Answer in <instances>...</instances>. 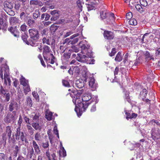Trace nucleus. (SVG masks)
<instances>
[{
	"label": "nucleus",
	"mask_w": 160,
	"mask_h": 160,
	"mask_svg": "<svg viewBox=\"0 0 160 160\" xmlns=\"http://www.w3.org/2000/svg\"><path fill=\"white\" fill-rule=\"evenodd\" d=\"M30 38L29 39V43L32 46H37L40 38L39 31L35 28L30 29L28 30Z\"/></svg>",
	"instance_id": "obj_1"
},
{
	"label": "nucleus",
	"mask_w": 160,
	"mask_h": 160,
	"mask_svg": "<svg viewBox=\"0 0 160 160\" xmlns=\"http://www.w3.org/2000/svg\"><path fill=\"white\" fill-rule=\"evenodd\" d=\"M87 42L86 41H85L79 43V46L82 49L81 53L85 54L88 57L91 58L92 55V52L90 48V45L87 44Z\"/></svg>",
	"instance_id": "obj_2"
},
{
	"label": "nucleus",
	"mask_w": 160,
	"mask_h": 160,
	"mask_svg": "<svg viewBox=\"0 0 160 160\" xmlns=\"http://www.w3.org/2000/svg\"><path fill=\"white\" fill-rule=\"evenodd\" d=\"M147 93L148 91L146 89H143L140 92L139 98V99H142L147 104L149 105L150 103V100L148 99H145L144 98L147 95Z\"/></svg>",
	"instance_id": "obj_3"
},
{
	"label": "nucleus",
	"mask_w": 160,
	"mask_h": 160,
	"mask_svg": "<svg viewBox=\"0 0 160 160\" xmlns=\"http://www.w3.org/2000/svg\"><path fill=\"white\" fill-rule=\"evenodd\" d=\"M84 54L82 53H78L77 54V56L76 59L79 62L82 63L86 62L88 61V58L89 57H88L87 55Z\"/></svg>",
	"instance_id": "obj_4"
},
{
	"label": "nucleus",
	"mask_w": 160,
	"mask_h": 160,
	"mask_svg": "<svg viewBox=\"0 0 160 160\" xmlns=\"http://www.w3.org/2000/svg\"><path fill=\"white\" fill-rule=\"evenodd\" d=\"M89 85L92 88V90L94 91L98 87V84L95 82V80L93 76H92L91 77H90L89 78Z\"/></svg>",
	"instance_id": "obj_5"
},
{
	"label": "nucleus",
	"mask_w": 160,
	"mask_h": 160,
	"mask_svg": "<svg viewBox=\"0 0 160 160\" xmlns=\"http://www.w3.org/2000/svg\"><path fill=\"white\" fill-rule=\"evenodd\" d=\"M16 113L15 111H14L12 112V113H8L5 119V122L7 123H9L12 121L15 118L13 114H15Z\"/></svg>",
	"instance_id": "obj_6"
},
{
	"label": "nucleus",
	"mask_w": 160,
	"mask_h": 160,
	"mask_svg": "<svg viewBox=\"0 0 160 160\" xmlns=\"http://www.w3.org/2000/svg\"><path fill=\"white\" fill-rule=\"evenodd\" d=\"M43 56L44 59L46 61L48 60H51L50 62L52 64H53L55 62V57L53 56L52 53L51 52L49 53V54H47L45 56Z\"/></svg>",
	"instance_id": "obj_7"
},
{
	"label": "nucleus",
	"mask_w": 160,
	"mask_h": 160,
	"mask_svg": "<svg viewBox=\"0 0 160 160\" xmlns=\"http://www.w3.org/2000/svg\"><path fill=\"white\" fill-rule=\"evenodd\" d=\"M50 13L52 16L50 19L51 21H55L57 20L59 16L58 11L57 10L50 11Z\"/></svg>",
	"instance_id": "obj_8"
},
{
	"label": "nucleus",
	"mask_w": 160,
	"mask_h": 160,
	"mask_svg": "<svg viewBox=\"0 0 160 160\" xmlns=\"http://www.w3.org/2000/svg\"><path fill=\"white\" fill-rule=\"evenodd\" d=\"M8 30L13 34L14 37L17 38L19 37V32L18 31L16 27H11L8 28Z\"/></svg>",
	"instance_id": "obj_9"
},
{
	"label": "nucleus",
	"mask_w": 160,
	"mask_h": 160,
	"mask_svg": "<svg viewBox=\"0 0 160 160\" xmlns=\"http://www.w3.org/2000/svg\"><path fill=\"white\" fill-rule=\"evenodd\" d=\"M103 35L104 38L107 39H112L114 37L113 32L107 31H104Z\"/></svg>",
	"instance_id": "obj_10"
},
{
	"label": "nucleus",
	"mask_w": 160,
	"mask_h": 160,
	"mask_svg": "<svg viewBox=\"0 0 160 160\" xmlns=\"http://www.w3.org/2000/svg\"><path fill=\"white\" fill-rule=\"evenodd\" d=\"M4 10L7 12V10L12 9L13 8L12 3L11 2L5 1L4 3Z\"/></svg>",
	"instance_id": "obj_11"
},
{
	"label": "nucleus",
	"mask_w": 160,
	"mask_h": 160,
	"mask_svg": "<svg viewBox=\"0 0 160 160\" xmlns=\"http://www.w3.org/2000/svg\"><path fill=\"white\" fill-rule=\"evenodd\" d=\"M80 101L82 102V98H74L73 99L72 101L75 105V108L74 110H76L77 108H79L80 106Z\"/></svg>",
	"instance_id": "obj_12"
},
{
	"label": "nucleus",
	"mask_w": 160,
	"mask_h": 160,
	"mask_svg": "<svg viewBox=\"0 0 160 160\" xmlns=\"http://www.w3.org/2000/svg\"><path fill=\"white\" fill-rule=\"evenodd\" d=\"M92 98L91 94V93L86 92L84 94L83 97L82 98V101L87 102Z\"/></svg>",
	"instance_id": "obj_13"
},
{
	"label": "nucleus",
	"mask_w": 160,
	"mask_h": 160,
	"mask_svg": "<svg viewBox=\"0 0 160 160\" xmlns=\"http://www.w3.org/2000/svg\"><path fill=\"white\" fill-rule=\"evenodd\" d=\"M27 21V24L30 28L34 27L35 26V21L33 18L30 17Z\"/></svg>",
	"instance_id": "obj_14"
},
{
	"label": "nucleus",
	"mask_w": 160,
	"mask_h": 160,
	"mask_svg": "<svg viewBox=\"0 0 160 160\" xmlns=\"http://www.w3.org/2000/svg\"><path fill=\"white\" fill-rule=\"evenodd\" d=\"M100 16L102 20L106 19L107 20L108 16V12L107 10H102L100 11Z\"/></svg>",
	"instance_id": "obj_15"
},
{
	"label": "nucleus",
	"mask_w": 160,
	"mask_h": 160,
	"mask_svg": "<svg viewBox=\"0 0 160 160\" xmlns=\"http://www.w3.org/2000/svg\"><path fill=\"white\" fill-rule=\"evenodd\" d=\"M43 56H45L47 54H49L50 52H52L51 49L50 47L47 45H44L43 48Z\"/></svg>",
	"instance_id": "obj_16"
},
{
	"label": "nucleus",
	"mask_w": 160,
	"mask_h": 160,
	"mask_svg": "<svg viewBox=\"0 0 160 160\" xmlns=\"http://www.w3.org/2000/svg\"><path fill=\"white\" fill-rule=\"evenodd\" d=\"M25 13V12H22L20 14V19L24 22H26L30 17V16H28V15H27Z\"/></svg>",
	"instance_id": "obj_17"
},
{
	"label": "nucleus",
	"mask_w": 160,
	"mask_h": 160,
	"mask_svg": "<svg viewBox=\"0 0 160 160\" xmlns=\"http://www.w3.org/2000/svg\"><path fill=\"white\" fill-rule=\"evenodd\" d=\"M9 110H13L15 109L17 110L18 109V105L16 102H12L10 103L9 105Z\"/></svg>",
	"instance_id": "obj_18"
},
{
	"label": "nucleus",
	"mask_w": 160,
	"mask_h": 160,
	"mask_svg": "<svg viewBox=\"0 0 160 160\" xmlns=\"http://www.w3.org/2000/svg\"><path fill=\"white\" fill-rule=\"evenodd\" d=\"M144 54L145 59L147 60H154V58L153 55L151 54L148 51H146L144 52Z\"/></svg>",
	"instance_id": "obj_19"
},
{
	"label": "nucleus",
	"mask_w": 160,
	"mask_h": 160,
	"mask_svg": "<svg viewBox=\"0 0 160 160\" xmlns=\"http://www.w3.org/2000/svg\"><path fill=\"white\" fill-rule=\"evenodd\" d=\"M26 4H22V8L25 10V12L27 14L29 15L30 13L32 12L31 8H29L28 6H26Z\"/></svg>",
	"instance_id": "obj_20"
},
{
	"label": "nucleus",
	"mask_w": 160,
	"mask_h": 160,
	"mask_svg": "<svg viewBox=\"0 0 160 160\" xmlns=\"http://www.w3.org/2000/svg\"><path fill=\"white\" fill-rule=\"evenodd\" d=\"M52 113L50 111H46L45 114V118L48 121H50L53 119Z\"/></svg>",
	"instance_id": "obj_21"
},
{
	"label": "nucleus",
	"mask_w": 160,
	"mask_h": 160,
	"mask_svg": "<svg viewBox=\"0 0 160 160\" xmlns=\"http://www.w3.org/2000/svg\"><path fill=\"white\" fill-rule=\"evenodd\" d=\"M75 84L76 86L79 88H82L84 86V82L82 80L76 81Z\"/></svg>",
	"instance_id": "obj_22"
},
{
	"label": "nucleus",
	"mask_w": 160,
	"mask_h": 160,
	"mask_svg": "<svg viewBox=\"0 0 160 160\" xmlns=\"http://www.w3.org/2000/svg\"><path fill=\"white\" fill-rule=\"evenodd\" d=\"M33 18L34 20L37 19L40 17V12L38 10H36L32 14Z\"/></svg>",
	"instance_id": "obj_23"
},
{
	"label": "nucleus",
	"mask_w": 160,
	"mask_h": 160,
	"mask_svg": "<svg viewBox=\"0 0 160 160\" xmlns=\"http://www.w3.org/2000/svg\"><path fill=\"white\" fill-rule=\"evenodd\" d=\"M30 5H38L39 6H42L43 5L42 2L39 0H32L30 2Z\"/></svg>",
	"instance_id": "obj_24"
},
{
	"label": "nucleus",
	"mask_w": 160,
	"mask_h": 160,
	"mask_svg": "<svg viewBox=\"0 0 160 160\" xmlns=\"http://www.w3.org/2000/svg\"><path fill=\"white\" fill-rule=\"evenodd\" d=\"M32 144L33 147L36 152L37 153H39L40 152V150L38 144L34 140L32 141Z\"/></svg>",
	"instance_id": "obj_25"
},
{
	"label": "nucleus",
	"mask_w": 160,
	"mask_h": 160,
	"mask_svg": "<svg viewBox=\"0 0 160 160\" xmlns=\"http://www.w3.org/2000/svg\"><path fill=\"white\" fill-rule=\"evenodd\" d=\"M122 59V55L121 52H119L117 54L115 58V60L116 62H120Z\"/></svg>",
	"instance_id": "obj_26"
},
{
	"label": "nucleus",
	"mask_w": 160,
	"mask_h": 160,
	"mask_svg": "<svg viewBox=\"0 0 160 160\" xmlns=\"http://www.w3.org/2000/svg\"><path fill=\"white\" fill-rule=\"evenodd\" d=\"M20 82L21 84L23 87L27 86L28 84V80H26L25 78L22 77L20 79Z\"/></svg>",
	"instance_id": "obj_27"
},
{
	"label": "nucleus",
	"mask_w": 160,
	"mask_h": 160,
	"mask_svg": "<svg viewBox=\"0 0 160 160\" xmlns=\"http://www.w3.org/2000/svg\"><path fill=\"white\" fill-rule=\"evenodd\" d=\"M21 3L19 1H16L14 3V9L16 11H18L21 7Z\"/></svg>",
	"instance_id": "obj_28"
},
{
	"label": "nucleus",
	"mask_w": 160,
	"mask_h": 160,
	"mask_svg": "<svg viewBox=\"0 0 160 160\" xmlns=\"http://www.w3.org/2000/svg\"><path fill=\"white\" fill-rule=\"evenodd\" d=\"M32 127L36 130L40 131L42 128V126H40L38 123H33L32 124Z\"/></svg>",
	"instance_id": "obj_29"
},
{
	"label": "nucleus",
	"mask_w": 160,
	"mask_h": 160,
	"mask_svg": "<svg viewBox=\"0 0 160 160\" xmlns=\"http://www.w3.org/2000/svg\"><path fill=\"white\" fill-rule=\"evenodd\" d=\"M1 95L3 96V97L5 98L4 100L5 101L8 102L9 101L10 99V94L8 92L5 93L4 94L2 95Z\"/></svg>",
	"instance_id": "obj_30"
},
{
	"label": "nucleus",
	"mask_w": 160,
	"mask_h": 160,
	"mask_svg": "<svg viewBox=\"0 0 160 160\" xmlns=\"http://www.w3.org/2000/svg\"><path fill=\"white\" fill-rule=\"evenodd\" d=\"M9 22L11 24H14V23H18L19 22V20L18 18L16 17H12L9 19Z\"/></svg>",
	"instance_id": "obj_31"
},
{
	"label": "nucleus",
	"mask_w": 160,
	"mask_h": 160,
	"mask_svg": "<svg viewBox=\"0 0 160 160\" xmlns=\"http://www.w3.org/2000/svg\"><path fill=\"white\" fill-rule=\"evenodd\" d=\"M136 9L141 13H143L145 11L144 8L139 4H137L135 6Z\"/></svg>",
	"instance_id": "obj_32"
},
{
	"label": "nucleus",
	"mask_w": 160,
	"mask_h": 160,
	"mask_svg": "<svg viewBox=\"0 0 160 160\" xmlns=\"http://www.w3.org/2000/svg\"><path fill=\"white\" fill-rule=\"evenodd\" d=\"M87 7L88 11H91L93 10L94 8V4L92 2H90L89 3L87 4Z\"/></svg>",
	"instance_id": "obj_33"
},
{
	"label": "nucleus",
	"mask_w": 160,
	"mask_h": 160,
	"mask_svg": "<svg viewBox=\"0 0 160 160\" xmlns=\"http://www.w3.org/2000/svg\"><path fill=\"white\" fill-rule=\"evenodd\" d=\"M88 105H89L87 103L84 105V104L82 103L81 101H80V106L79 107V108H78L79 110H81L82 109H83L84 110L86 109L87 108Z\"/></svg>",
	"instance_id": "obj_34"
},
{
	"label": "nucleus",
	"mask_w": 160,
	"mask_h": 160,
	"mask_svg": "<svg viewBox=\"0 0 160 160\" xmlns=\"http://www.w3.org/2000/svg\"><path fill=\"white\" fill-rule=\"evenodd\" d=\"M71 53V52H70V51L69 50L67 52H65L63 54V57L66 60H67L70 58V56Z\"/></svg>",
	"instance_id": "obj_35"
},
{
	"label": "nucleus",
	"mask_w": 160,
	"mask_h": 160,
	"mask_svg": "<svg viewBox=\"0 0 160 160\" xmlns=\"http://www.w3.org/2000/svg\"><path fill=\"white\" fill-rule=\"evenodd\" d=\"M59 154L61 157H65L66 156V152L63 147H62V149L59 151Z\"/></svg>",
	"instance_id": "obj_36"
},
{
	"label": "nucleus",
	"mask_w": 160,
	"mask_h": 160,
	"mask_svg": "<svg viewBox=\"0 0 160 160\" xmlns=\"http://www.w3.org/2000/svg\"><path fill=\"white\" fill-rule=\"evenodd\" d=\"M28 36L26 34H24L23 35H22V40L24 42H25L26 44H27L28 45H29V41H28L27 38Z\"/></svg>",
	"instance_id": "obj_37"
},
{
	"label": "nucleus",
	"mask_w": 160,
	"mask_h": 160,
	"mask_svg": "<svg viewBox=\"0 0 160 160\" xmlns=\"http://www.w3.org/2000/svg\"><path fill=\"white\" fill-rule=\"evenodd\" d=\"M114 14L113 13L111 12L109 13L108 12V20H107V22H108V21L112 20L114 21Z\"/></svg>",
	"instance_id": "obj_38"
},
{
	"label": "nucleus",
	"mask_w": 160,
	"mask_h": 160,
	"mask_svg": "<svg viewBox=\"0 0 160 160\" xmlns=\"http://www.w3.org/2000/svg\"><path fill=\"white\" fill-rule=\"evenodd\" d=\"M59 26L55 25L54 24L52 25L50 27V30L52 32H55L58 30Z\"/></svg>",
	"instance_id": "obj_39"
},
{
	"label": "nucleus",
	"mask_w": 160,
	"mask_h": 160,
	"mask_svg": "<svg viewBox=\"0 0 160 160\" xmlns=\"http://www.w3.org/2000/svg\"><path fill=\"white\" fill-rule=\"evenodd\" d=\"M6 129V132L8 134V136L9 138H10L11 135L12 131L11 128L9 126L7 127Z\"/></svg>",
	"instance_id": "obj_40"
},
{
	"label": "nucleus",
	"mask_w": 160,
	"mask_h": 160,
	"mask_svg": "<svg viewBox=\"0 0 160 160\" xmlns=\"http://www.w3.org/2000/svg\"><path fill=\"white\" fill-rule=\"evenodd\" d=\"M23 89L25 95L27 94L28 92L30 91V88L29 84L27 86L24 87Z\"/></svg>",
	"instance_id": "obj_41"
},
{
	"label": "nucleus",
	"mask_w": 160,
	"mask_h": 160,
	"mask_svg": "<svg viewBox=\"0 0 160 160\" xmlns=\"http://www.w3.org/2000/svg\"><path fill=\"white\" fill-rule=\"evenodd\" d=\"M34 138L37 141H40L41 139V137L40 133L39 132H37L35 135Z\"/></svg>",
	"instance_id": "obj_42"
},
{
	"label": "nucleus",
	"mask_w": 160,
	"mask_h": 160,
	"mask_svg": "<svg viewBox=\"0 0 160 160\" xmlns=\"http://www.w3.org/2000/svg\"><path fill=\"white\" fill-rule=\"evenodd\" d=\"M27 128L29 133L31 135H32L34 133V130L32 127L30 125H27Z\"/></svg>",
	"instance_id": "obj_43"
},
{
	"label": "nucleus",
	"mask_w": 160,
	"mask_h": 160,
	"mask_svg": "<svg viewBox=\"0 0 160 160\" xmlns=\"http://www.w3.org/2000/svg\"><path fill=\"white\" fill-rule=\"evenodd\" d=\"M42 42L43 44L46 43L49 45H50L51 44V41H50L49 39L46 38L45 37L42 38Z\"/></svg>",
	"instance_id": "obj_44"
},
{
	"label": "nucleus",
	"mask_w": 160,
	"mask_h": 160,
	"mask_svg": "<svg viewBox=\"0 0 160 160\" xmlns=\"http://www.w3.org/2000/svg\"><path fill=\"white\" fill-rule=\"evenodd\" d=\"M8 91L4 88L2 86H1L0 88V94L1 95L5 94V93L8 92Z\"/></svg>",
	"instance_id": "obj_45"
},
{
	"label": "nucleus",
	"mask_w": 160,
	"mask_h": 160,
	"mask_svg": "<svg viewBox=\"0 0 160 160\" xmlns=\"http://www.w3.org/2000/svg\"><path fill=\"white\" fill-rule=\"evenodd\" d=\"M129 23L130 24L134 26L136 25L137 23L136 20L134 18L130 19L129 21Z\"/></svg>",
	"instance_id": "obj_46"
},
{
	"label": "nucleus",
	"mask_w": 160,
	"mask_h": 160,
	"mask_svg": "<svg viewBox=\"0 0 160 160\" xmlns=\"http://www.w3.org/2000/svg\"><path fill=\"white\" fill-rule=\"evenodd\" d=\"M139 2L141 5L144 7L148 5V2L146 0H140Z\"/></svg>",
	"instance_id": "obj_47"
},
{
	"label": "nucleus",
	"mask_w": 160,
	"mask_h": 160,
	"mask_svg": "<svg viewBox=\"0 0 160 160\" xmlns=\"http://www.w3.org/2000/svg\"><path fill=\"white\" fill-rule=\"evenodd\" d=\"M83 92L82 90H78L77 92V95H75L74 97V98H80Z\"/></svg>",
	"instance_id": "obj_48"
},
{
	"label": "nucleus",
	"mask_w": 160,
	"mask_h": 160,
	"mask_svg": "<svg viewBox=\"0 0 160 160\" xmlns=\"http://www.w3.org/2000/svg\"><path fill=\"white\" fill-rule=\"evenodd\" d=\"M70 51V52H71V53H72L73 52H77L79 51L78 48L76 47H72V49L69 50Z\"/></svg>",
	"instance_id": "obj_49"
},
{
	"label": "nucleus",
	"mask_w": 160,
	"mask_h": 160,
	"mask_svg": "<svg viewBox=\"0 0 160 160\" xmlns=\"http://www.w3.org/2000/svg\"><path fill=\"white\" fill-rule=\"evenodd\" d=\"M42 146L44 148H48L49 146L48 141H43L42 143Z\"/></svg>",
	"instance_id": "obj_50"
},
{
	"label": "nucleus",
	"mask_w": 160,
	"mask_h": 160,
	"mask_svg": "<svg viewBox=\"0 0 160 160\" xmlns=\"http://www.w3.org/2000/svg\"><path fill=\"white\" fill-rule=\"evenodd\" d=\"M27 25L24 23L21 26L20 30L22 32H25L27 29Z\"/></svg>",
	"instance_id": "obj_51"
},
{
	"label": "nucleus",
	"mask_w": 160,
	"mask_h": 160,
	"mask_svg": "<svg viewBox=\"0 0 160 160\" xmlns=\"http://www.w3.org/2000/svg\"><path fill=\"white\" fill-rule=\"evenodd\" d=\"M142 61V58L141 57H139L136 59L134 62V64L135 66H137L138 64L140 63Z\"/></svg>",
	"instance_id": "obj_52"
},
{
	"label": "nucleus",
	"mask_w": 160,
	"mask_h": 160,
	"mask_svg": "<svg viewBox=\"0 0 160 160\" xmlns=\"http://www.w3.org/2000/svg\"><path fill=\"white\" fill-rule=\"evenodd\" d=\"M12 9H9L7 10V13L10 16H13L15 15L14 12Z\"/></svg>",
	"instance_id": "obj_53"
},
{
	"label": "nucleus",
	"mask_w": 160,
	"mask_h": 160,
	"mask_svg": "<svg viewBox=\"0 0 160 160\" xmlns=\"http://www.w3.org/2000/svg\"><path fill=\"white\" fill-rule=\"evenodd\" d=\"M54 133L57 135V137L58 138H59V136L58 133V131L57 129V127L56 125H55L53 128Z\"/></svg>",
	"instance_id": "obj_54"
},
{
	"label": "nucleus",
	"mask_w": 160,
	"mask_h": 160,
	"mask_svg": "<svg viewBox=\"0 0 160 160\" xmlns=\"http://www.w3.org/2000/svg\"><path fill=\"white\" fill-rule=\"evenodd\" d=\"M27 104L29 105L30 107H32V100L30 97H28L27 98Z\"/></svg>",
	"instance_id": "obj_55"
},
{
	"label": "nucleus",
	"mask_w": 160,
	"mask_h": 160,
	"mask_svg": "<svg viewBox=\"0 0 160 160\" xmlns=\"http://www.w3.org/2000/svg\"><path fill=\"white\" fill-rule=\"evenodd\" d=\"M116 49L115 48H112L111 52L109 53V55L111 57H112L116 53Z\"/></svg>",
	"instance_id": "obj_56"
},
{
	"label": "nucleus",
	"mask_w": 160,
	"mask_h": 160,
	"mask_svg": "<svg viewBox=\"0 0 160 160\" xmlns=\"http://www.w3.org/2000/svg\"><path fill=\"white\" fill-rule=\"evenodd\" d=\"M132 16V12H129L127 13L126 14V18L128 19H131Z\"/></svg>",
	"instance_id": "obj_57"
},
{
	"label": "nucleus",
	"mask_w": 160,
	"mask_h": 160,
	"mask_svg": "<svg viewBox=\"0 0 160 160\" xmlns=\"http://www.w3.org/2000/svg\"><path fill=\"white\" fill-rule=\"evenodd\" d=\"M62 83L63 85L64 86H65V87H70V84H69V82L67 81L63 80L62 81Z\"/></svg>",
	"instance_id": "obj_58"
},
{
	"label": "nucleus",
	"mask_w": 160,
	"mask_h": 160,
	"mask_svg": "<svg viewBox=\"0 0 160 160\" xmlns=\"http://www.w3.org/2000/svg\"><path fill=\"white\" fill-rule=\"evenodd\" d=\"M155 54L156 56L160 55V47H157L155 49Z\"/></svg>",
	"instance_id": "obj_59"
},
{
	"label": "nucleus",
	"mask_w": 160,
	"mask_h": 160,
	"mask_svg": "<svg viewBox=\"0 0 160 160\" xmlns=\"http://www.w3.org/2000/svg\"><path fill=\"white\" fill-rule=\"evenodd\" d=\"M32 95L37 100H39L38 95V93L35 91L32 92Z\"/></svg>",
	"instance_id": "obj_60"
},
{
	"label": "nucleus",
	"mask_w": 160,
	"mask_h": 160,
	"mask_svg": "<svg viewBox=\"0 0 160 160\" xmlns=\"http://www.w3.org/2000/svg\"><path fill=\"white\" fill-rule=\"evenodd\" d=\"M19 149L18 147L17 146H15V148L14 152H15V156H17V154H18V151H19Z\"/></svg>",
	"instance_id": "obj_61"
},
{
	"label": "nucleus",
	"mask_w": 160,
	"mask_h": 160,
	"mask_svg": "<svg viewBox=\"0 0 160 160\" xmlns=\"http://www.w3.org/2000/svg\"><path fill=\"white\" fill-rule=\"evenodd\" d=\"M76 113L77 114V116L78 117H79L80 116H81L82 113L83 112V111H75Z\"/></svg>",
	"instance_id": "obj_62"
},
{
	"label": "nucleus",
	"mask_w": 160,
	"mask_h": 160,
	"mask_svg": "<svg viewBox=\"0 0 160 160\" xmlns=\"http://www.w3.org/2000/svg\"><path fill=\"white\" fill-rule=\"evenodd\" d=\"M22 132H16L15 134V136H16V140H19L20 138V136Z\"/></svg>",
	"instance_id": "obj_63"
},
{
	"label": "nucleus",
	"mask_w": 160,
	"mask_h": 160,
	"mask_svg": "<svg viewBox=\"0 0 160 160\" xmlns=\"http://www.w3.org/2000/svg\"><path fill=\"white\" fill-rule=\"evenodd\" d=\"M5 160V155L3 153H0V160Z\"/></svg>",
	"instance_id": "obj_64"
}]
</instances>
